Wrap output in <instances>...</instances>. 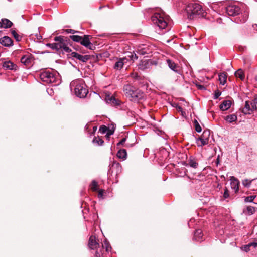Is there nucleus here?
I'll return each instance as SVG.
<instances>
[{"mask_svg":"<svg viewBox=\"0 0 257 257\" xmlns=\"http://www.w3.org/2000/svg\"><path fill=\"white\" fill-rule=\"evenodd\" d=\"M123 90L126 97L132 101L138 102L144 98V93L130 84L124 85Z\"/></svg>","mask_w":257,"mask_h":257,"instance_id":"f257e3e1","label":"nucleus"},{"mask_svg":"<svg viewBox=\"0 0 257 257\" xmlns=\"http://www.w3.org/2000/svg\"><path fill=\"white\" fill-rule=\"evenodd\" d=\"M226 12L229 16H237L235 21L236 23H243L248 19L247 13H241L240 8L235 5H230L226 7Z\"/></svg>","mask_w":257,"mask_h":257,"instance_id":"f03ea898","label":"nucleus"},{"mask_svg":"<svg viewBox=\"0 0 257 257\" xmlns=\"http://www.w3.org/2000/svg\"><path fill=\"white\" fill-rule=\"evenodd\" d=\"M71 89L74 90L75 95L80 98H84L88 93L84 80L82 79L74 80L70 83Z\"/></svg>","mask_w":257,"mask_h":257,"instance_id":"7ed1b4c3","label":"nucleus"},{"mask_svg":"<svg viewBox=\"0 0 257 257\" xmlns=\"http://www.w3.org/2000/svg\"><path fill=\"white\" fill-rule=\"evenodd\" d=\"M55 43H48L46 46L56 51H61L65 52H70L71 49L68 46L67 41L62 36H57L54 38Z\"/></svg>","mask_w":257,"mask_h":257,"instance_id":"20e7f679","label":"nucleus"},{"mask_svg":"<svg viewBox=\"0 0 257 257\" xmlns=\"http://www.w3.org/2000/svg\"><path fill=\"white\" fill-rule=\"evenodd\" d=\"M39 75L41 80L47 84L55 83L57 85L60 82L59 74L53 70H43Z\"/></svg>","mask_w":257,"mask_h":257,"instance_id":"39448f33","label":"nucleus"},{"mask_svg":"<svg viewBox=\"0 0 257 257\" xmlns=\"http://www.w3.org/2000/svg\"><path fill=\"white\" fill-rule=\"evenodd\" d=\"M151 19L153 23L160 29H165L168 27L169 18L164 12L155 13Z\"/></svg>","mask_w":257,"mask_h":257,"instance_id":"423d86ee","label":"nucleus"},{"mask_svg":"<svg viewBox=\"0 0 257 257\" xmlns=\"http://www.w3.org/2000/svg\"><path fill=\"white\" fill-rule=\"evenodd\" d=\"M188 18L193 19L196 15H203L204 10L202 6L199 4L190 3L188 5L186 8Z\"/></svg>","mask_w":257,"mask_h":257,"instance_id":"0eeeda50","label":"nucleus"},{"mask_svg":"<svg viewBox=\"0 0 257 257\" xmlns=\"http://www.w3.org/2000/svg\"><path fill=\"white\" fill-rule=\"evenodd\" d=\"M210 131H204L202 135L196 139V144L198 147H202L203 146L207 145L209 143V140L210 138Z\"/></svg>","mask_w":257,"mask_h":257,"instance_id":"6e6552de","label":"nucleus"},{"mask_svg":"<svg viewBox=\"0 0 257 257\" xmlns=\"http://www.w3.org/2000/svg\"><path fill=\"white\" fill-rule=\"evenodd\" d=\"M128 59L126 57L117 58V61L115 62L113 68L115 70H120L122 67L124 63H126Z\"/></svg>","mask_w":257,"mask_h":257,"instance_id":"1a4fd4ad","label":"nucleus"},{"mask_svg":"<svg viewBox=\"0 0 257 257\" xmlns=\"http://www.w3.org/2000/svg\"><path fill=\"white\" fill-rule=\"evenodd\" d=\"M90 35H84L82 38L80 44L89 49H93V44L90 42L89 38Z\"/></svg>","mask_w":257,"mask_h":257,"instance_id":"9d476101","label":"nucleus"},{"mask_svg":"<svg viewBox=\"0 0 257 257\" xmlns=\"http://www.w3.org/2000/svg\"><path fill=\"white\" fill-rule=\"evenodd\" d=\"M230 180L231 181L230 185L231 188L234 190L235 193L238 192L240 184L239 181L234 176L230 177Z\"/></svg>","mask_w":257,"mask_h":257,"instance_id":"9b49d317","label":"nucleus"},{"mask_svg":"<svg viewBox=\"0 0 257 257\" xmlns=\"http://www.w3.org/2000/svg\"><path fill=\"white\" fill-rule=\"evenodd\" d=\"M121 171V166L119 163L113 162L110 167L109 172L113 173L115 172L116 175H117Z\"/></svg>","mask_w":257,"mask_h":257,"instance_id":"f8f14e48","label":"nucleus"},{"mask_svg":"<svg viewBox=\"0 0 257 257\" xmlns=\"http://www.w3.org/2000/svg\"><path fill=\"white\" fill-rule=\"evenodd\" d=\"M72 56L82 62H86L90 59V56L88 55H82L76 52H72L71 54Z\"/></svg>","mask_w":257,"mask_h":257,"instance_id":"ddd939ff","label":"nucleus"},{"mask_svg":"<svg viewBox=\"0 0 257 257\" xmlns=\"http://www.w3.org/2000/svg\"><path fill=\"white\" fill-rule=\"evenodd\" d=\"M0 43L5 47H10L13 45V41L8 36H4L0 39Z\"/></svg>","mask_w":257,"mask_h":257,"instance_id":"4468645a","label":"nucleus"},{"mask_svg":"<svg viewBox=\"0 0 257 257\" xmlns=\"http://www.w3.org/2000/svg\"><path fill=\"white\" fill-rule=\"evenodd\" d=\"M33 57L31 54L24 55L21 59V62L25 66H29L31 64Z\"/></svg>","mask_w":257,"mask_h":257,"instance_id":"2eb2a0df","label":"nucleus"},{"mask_svg":"<svg viewBox=\"0 0 257 257\" xmlns=\"http://www.w3.org/2000/svg\"><path fill=\"white\" fill-rule=\"evenodd\" d=\"M88 245L91 249H97L99 246V244L96 241L95 236H91L89 238Z\"/></svg>","mask_w":257,"mask_h":257,"instance_id":"dca6fc26","label":"nucleus"},{"mask_svg":"<svg viewBox=\"0 0 257 257\" xmlns=\"http://www.w3.org/2000/svg\"><path fill=\"white\" fill-rule=\"evenodd\" d=\"M3 67L6 69L16 70L17 65L11 61H6L3 62Z\"/></svg>","mask_w":257,"mask_h":257,"instance_id":"f3484780","label":"nucleus"},{"mask_svg":"<svg viewBox=\"0 0 257 257\" xmlns=\"http://www.w3.org/2000/svg\"><path fill=\"white\" fill-rule=\"evenodd\" d=\"M253 109H251L250 102L248 101H246L244 107L242 108V112L244 114H250L253 112Z\"/></svg>","mask_w":257,"mask_h":257,"instance_id":"a211bd4d","label":"nucleus"},{"mask_svg":"<svg viewBox=\"0 0 257 257\" xmlns=\"http://www.w3.org/2000/svg\"><path fill=\"white\" fill-rule=\"evenodd\" d=\"M167 64L168 66V67L172 70L173 71L175 72H178V70L177 68L179 67L174 62H173L172 60L168 59L166 60Z\"/></svg>","mask_w":257,"mask_h":257,"instance_id":"6ab92c4d","label":"nucleus"},{"mask_svg":"<svg viewBox=\"0 0 257 257\" xmlns=\"http://www.w3.org/2000/svg\"><path fill=\"white\" fill-rule=\"evenodd\" d=\"M1 28H9L13 25V23L7 19H2L1 21Z\"/></svg>","mask_w":257,"mask_h":257,"instance_id":"aec40b11","label":"nucleus"},{"mask_svg":"<svg viewBox=\"0 0 257 257\" xmlns=\"http://www.w3.org/2000/svg\"><path fill=\"white\" fill-rule=\"evenodd\" d=\"M231 105V102L230 100H224L220 105V109L222 111L228 110Z\"/></svg>","mask_w":257,"mask_h":257,"instance_id":"412c9836","label":"nucleus"},{"mask_svg":"<svg viewBox=\"0 0 257 257\" xmlns=\"http://www.w3.org/2000/svg\"><path fill=\"white\" fill-rule=\"evenodd\" d=\"M150 63L149 60H145L142 61V62L139 65V69L144 70L145 69H148L150 66Z\"/></svg>","mask_w":257,"mask_h":257,"instance_id":"4be33fe9","label":"nucleus"},{"mask_svg":"<svg viewBox=\"0 0 257 257\" xmlns=\"http://www.w3.org/2000/svg\"><path fill=\"white\" fill-rule=\"evenodd\" d=\"M117 156L118 158L123 160H125L127 157V153L126 150L123 149L119 150L117 153Z\"/></svg>","mask_w":257,"mask_h":257,"instance_id":"5701e85b","label":"nucleus"},{"mask_svg":"<svg viewBox=\"0 0 257 257\" xmlns=\"http://www.w3.org/2000/svg\"><path fill=\"white\" fill-rule=\"evenodd\" d=\"M202 236V231L200 229L196 230L194 233V239L197 241H200Z\"/></svg>","mask_w":257,"mask_h":257,"instance_id":"b1692460","label":"nucleus"},{"mask_svg":"<svg viewBox=\"0 0 257 257\" xmlns=\"http://www.w3.org/2000/svg\"><path fill=\"white\" fill-rule=\"evenodd\" d=\"M225 120L229 123L235 122L237 119V117L235 114H231L225 116Z\"/></svg>","mask_w":257,"mask_h":257,"instance_id":"393cba45","label":"nucleus"},{"mask_svg":"<svg viewBox=\"0 0 257 257\" xmlns=\"http://www.w3.org/2000/svg\"><path fill=\"white\" fill-rule=\"evenodd\" d=\"M188 164L190 167L193 168H196L198 167V164L195 159L193 157H190L188 160Z\"/></svg>","mask_w":257,"mask_h":257,"instance_id":"a878e982","label":"nucleus"},{"mask_svg":"<svg viewBox=\"0 0 257 257\" xmlns=\"http://www.w3.org/2000/svg\"><path fill=\"white\" fill-rule=\"evenodd\" d=\"M226 80L227 76L225 73H222L219 75V80L220 81V84H221L222 85H224L226 82Z\"/></svg>","mask_w":257,"mask_h":257,"instance_id":"bb28decb","label":"nucleus"},{"mask_svg":"<svg viewBox=\"0 0 257 257\" xmlns=\"http://www.w3.org/2000/svg\"><path fill=\"white\" fill-rule=\"evenodd\" d=\"M235 75L236 77L239 78L241 80H243L244 79V73L241 69H238L235 72Z\"/></svg>","mask_w":257,"mask_h":257,"instance_id":"cd10ccee","label":"nucleus"},{"mask_svg":"<svg viewBox=\"0 0 257 257\" xmlns=\"http://www.w3.org/2000/svg\"><path fill=\"white\" fill-rule=\"evenodd\" d=\"M102 248H105L106 252H109L111 251V247L110 245L109 242L105 240L102 244Z\"/></svg>","mask_w":257,"mask_h":257,"instance_id":"c85d7f7f","label":"nucleus"},{"mask_svg":"<svg viewBox=\"0 0 257 257\" xmlns=\"http://www.w3.org/2000/svg\"><path fill=\"white\" fill-rule=\"evenodd\" d=\"M91 189L93 191H96L98 190V183L97 182L93 180L90 185Z\"/></svg>","mask_w":257,"mask_h":257,"instance_id":"c756f323","label":"nucleus"},{"mask_svg":"<svg viewBox=\"0 0 257 257\" xmlns=\"http://www.w3.org/2000/svg\"><path fill=\"white\" fill-rule=\"evenodd\" d=\"M82 37L78 36V35H71L70 36V38L73 41L76 42H81V39Z\"/></svg>","mask_w":257,"mask_h":257,"instance_id":"7c9ffc66","label":"nucleus"},{"mask_svg":"<svg viewBox=\"0 0 257 257\" xmlns=\"http://www.w3.org/2000/svg\"><path fill=\"white\" fill-rule=\"evenodd\" d=\"M11 33L17 41H20L22 37L19 35L15 30H12Z\"/></svg>","mask_w":257,"mask_h":257,"instance_id":"2f4dec72","label":"nucleus"},{"mask_svg":"<svg viewBox=\"0 0 257 257\" xmlns=\"http://www.w3.org/2000/svg\"><path fill=\"white\" fill-rule=\"evenodd\" d=\"M93 142L94 143L97 144L98 145H102L104 143V141L99 137H95L93 140Z\"/></svg>","mask_w":257,"mask_h":257,"instance_id":"473e14b6","label":"nucleus"},{"mask_svg":"<svg viewBox=\"0 0 257 257\" xmlns=\"http://www.w3.org/2000/svg\"><path fill=\"white\" fill-rule=\"evenodd\" d=\"M255 211V208L252 206H248L246 208V213L248 215H252L254 213Z\"/></svg>","mask_w":257,"mask_h":257,"instance_id":"72a5a7b5","label":"nucleus"},{"mask_svg":"<svg viewBox=\"0 0 257 257\" xmlns=\"http://www.w3.org/2000/svg\"><path fill=\"white\" fill-rule=\"evenodd\" d=\"M250 106L251 107V109H253V110L257 109V99L255 98L250 103Z\"/></svg>","mask_w":257,"mask_h":257,"instance_id":"f704fd0d","label":"nucleus"},{"mask_svg":"<svg viewBox=\"0 0 257 257\" xmlns=\"http://www.w3.org/2000/svg\"><path fill=\"white\" fill-rule=\"evenodd\" d=\"M252 181V180H250L248 179H244V180H242V183L244 187H249L250 186V185H251Z\"/></svg>","mask_w":257,"mask_h":257,"instance_id":"c9c22d12","label":"nucleus"},{"mask_svg":"<svg viewBox=\"0 0 257 257\" xmlns=\"http://www.w3.org/2000/svg\"><path fill=\"white\" fill-rule=\"evenodd\" d=\"M194 124L195 125L196 131L197 132H199V133L201 132L202 131L201 127L200 126L199 123L198 122V121L196 120H194Z\"/></svg>","mask_w":257,"mask_h":257,"instance_id":"e433bc0d","label":"nucleus"},{"mask_svg":"<svg viewBox=\"0 0 257 257\" xmlns=\"http://www.w3.org/2000/svg\"><path fill=\"white\" fill-rule=\"evenodd\" d=\"M108 130V128L105 125H101L99 128V132L102 134H105Z\"/></svg>","mask_w":257,"mask_h":257,"instance_id":"4c0bfd02","label":"nucleus"},{"mask_svg":"<svg viewBox=\"0 0 257 257\" xmlns=\"http://www.w3.org/2000/svg\"><path fill=\"white\" fill-rule=\"evenodd\" d=\"M95 257H103V250L100 249L99 250L97 249L95 252Z\"/></svg>","mask_w":257,"mask_h":257,"instance_id":"58836bf2","label":"nucleus"},{"mask_svg":"<svg viewBox=\"0 0 257 257\" xmlns=\"http://www.w3.org/2000/svg\"><path fill=\"white\" fill-rule=\"evenodd\" d=\"M255 196H249L248 197H246L244 200L246 202H252L253 200L255 199Z\"/></svg>","mask_w":257,"mask_h":257,"instance_id":"ea45409f","label":"nucleus"},{"mask_svg":"<svg viewBox=\"0 0 257 257\" xmlns=\"http://www.w3.org/2000/svg\"><path fill=\"white\" fill-rule=\"evenodd\" d=\"M128 57L130 58V59L134 61L135 60H137L138 59V56L135 53L131 54L130 55L128 56Z\"/></svg>","mask_w":257,"mask_h":257,"instance_id":"a19ab883","label":"nucleus"},{"mask_svg":"<svg viewBox=\"0 0 257 257\" xmlns=\"http://www.w3.org/2000/svg\"><path fill=\"white\" fill-rule=\"evenodd\" d=\"M106 137L107 138H109L110 136L112 135L114 133V130H109L106 132Z\"/></svg>","mask_w":257,"mask_h":257,"instance_id":"79ce46f5","label":"nucleus"},{"mask_svg":"<svg viewBox=\"0 0 257 257\" xmlns=\"http://www.w3.org/2000/svg\"><path fill=\"white\" fill-rule=\"evenodd\" d=\"M126 140V138L125 137V138H123V139H122L120 142H119L117 144V146H119L120 145H123L124 143L125 142Z\"/></svg>","mask_w":257,"mask_h":257,"instance_id":"37998d69","label":"nucleus"},{"mask_svg":"<svg viewBox=\"0 0 257 257\" xmlns=\"http://www.w3.org/2000/svg\"><path fill=\"white\" fill-rule=\"evenodd\" d=\"M251 246H253L254 248L257 247V243L256 242H252L248 244L247 245L245 246V247L249 248Z\"/></svg>","mask_w":257,"mask_h":257,"instance_id":"c03bdc74","label":"nucleus"},{"mask_svg":"<svg viewBox=\"0 0 257 257\" xmlns=\"http://www.w3.org/2000/svg\"><path fill=\"white\" fill-rule=\"evenodd\" d=\"M229 196V195L228 191L227 189L226 188L224 190V194H223V197L224 198L226 199V198H228Z\"/></svg>","mask_w":257,"mask_h":257,"instance_id":"a18cd8bd","label":"nucleus"},{"mask_svg":"<svg viewBox=\"0 0 257 257\" xmlns=\"http://www.w3.org/2000/svg\"><path fill=\"white\" fill-rule=\"evenodd\" d=\"M176 109L178 111L181 112L182 115H184V113H185V112L183 111V109L181 106L178 105L176 106Z\"/></svg>","mask_w":257,"mask_h":257,"instance_id":"49530a36","label":"nucleus"},{"mask_svg":"<svg viewBox=\"0 0 257 257\" xmlns=\"http://www.w3.org/2000/svg\"><path fill=\"white\" fill-rule=\"evenodd\" d=\"M103 193H104V190H102V189L99 190L98 191V198H102L103 195Z\"/></svg>","mask_w":257,"mask_h":257,"instance_id":"de8ad7c7","label":"nucleus"},{"mask_svg":"<svg viewBox=\"0 0 257 257\" xmlns=\"http://www.w3.org/2000/svg\"><path fill=\"white\" fill-rule=\"evenodd\" d=\"M65 31L67 33H71V34H74L75 33L77 32L76 31H75L74 30H73V29H66L65 30Z\"/></svg>","mask_w":257,"mask_h":257,"instance_id":"09e8293b","label":"nucleus"},{"mask_svg":"<svg viewBox=\"0 0 257 257\" xmlns=\"http://www.w3.org/2000/svg\"><path fill=\"white\" fill-rule=\"evenodd\" d=\"M221 95V92L219 91H216L214 94V98L217 99Z\"/></svg>","mask_w":257,"mask_h":257,"instance_id":"8fccbe9b","label":"nucleus"},{"mask_svg":"<svg viewBox=\"0 0 257 257\" xmlns=\"http://www.w3.org/2000/svg\"><path fill=\"white\" fill-rule=\"evenodd\" d=\"M110 101H112L113 103H114L116 102L115 99L113 97L111 98Z\"/></svg>","mask_w":257,"mask_h":257,"instance_id":"3c124183","label":"nucleus"},{"mask_svg":"<svg viewBox=\"0 0 257 257\" xmlns=\"http://www.w3.org/2000/svg\"><path fill=\"white\" fill-rule=\"evenodd\" d=\"M198 88L200 89H204V87L203 86H202V85H198Z\"/></svg>","mask_w":257,"mask_h":257,"instance_id":"603ef678","label":"nucleus"},{"mask_svg":"<svg viewBox=\"0 0 257 257\" xmlns=\"http://www.w3.org/2000/svg\"><path fill=\"white\" fill-rule=\"evenodd\" d=\"M147 53L146 52H145L144 51H142V52H140V54L144 55L145 54Z\"/></svg>","mask_w":257,"mask_h":257,"instance_id":"864d4df0","label":"nucleus"},{"mask_svg":"<svg viewBox=\"0 0 257 257\" xmlns=\"http://www.w3.org/2000/svg\"><path fill=\"white\" fill-rule=\"evenodd\" d=\"M245 251H247L249 250V248L244 247Z\"/></svg>","mask_w":257,"mask_h":257,"instance_id":"5fc2aeb1","label":"nucleus"},{"mask_svg":"<svg viewBox=\"0 0 257 257\" xmlns=\"http://www.w3.org/2000/svg\"><path fill=\"white\" fill-rule=\"evenodd\" d=\"M128 146H129V145H127V144H126V145H125V146H126V147H128Z\"/></svg>","mask_w":257,"mask_h":257,"instance_id":"6e6d98bb","label":"nucleus"}]
</instances>
